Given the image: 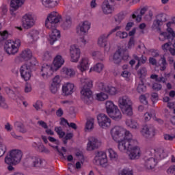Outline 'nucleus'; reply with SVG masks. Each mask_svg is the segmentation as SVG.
<instances>
[{
    "instance_id": "39448f33",
    "label": "nucleus",
    "mask_w": 175,
    "mask_h": 175,
    "mask_svg": "<svg viewBox=\"0 0 175 175\" xmlns=\"http://www.w3.org/2000/svg\"><path fill=\"white\" fill-rule=\"evenodd\" d=\"M81 83L83 86V88L81 90V98L84 103L90 105V103H92V100H94L92 91H91L90 89L93 87L92 80L90 78L83 77L81 79Z\"/></svg>"
},
{
    "instance_id": "a878e982",
    "label": "nucleus",
    "mask_w": 175,
    "mask_h": 175,
    "mask_svg": "<svg viewBox=\"0 0 175 175\" xmlns=\"http://www.w3.org/2000/svg\"><path fill=\"white\" fill-rule=\"evenodd\" d=\"M88 142L87 144L86 150L88 151H94L96 148H99L100 146V142L96 138V137L91 136L88 137Z\"/></svg>"
},
{
    "instance_id": "603ef678",
    "label": "nucleus",
    "mask_w": 175,
    "mask_h": 175,
    "mask_svg": "<svg viewBox=\"0 0 175 175\" xmlns=\"http://www.w3.org/2000/svg\"><path fill=\"white\" fill-rule=\"evenodd\" d=\"M150 78L152 80H155V81H157L158 83H166V79L165 77H159L158 75L154 74L150 76Z\"/></svg>"
},
{
    "instance_id": "5701e85b",
    "label": "nucleus",
    "mask_w": 175,
    "mask_h": 175,
    "mask_svg": "<svg viewBox=\"0 0 175 175\" xmlns=\"http://www.w3.org/2000/svg\"><path fill=\"white\" fill-rule=\"evenodd\" d=\"M69 51L71 62H79V59H80L81 55L80 48L76 44H74L70 46Z\"/></svg>"
},
{
    "instance_id": "ddd939ff",
    "label": "nucleus",
    "mask_w": 175,
    "mask_h": 175,
    "mask_svg": "<svg viewBox=\"0 0 175 175\" xmlns=\"http://www.w3.org/2000/svg\"><path fill=\"white\" fill-rule=\"evenodd\" d=\"M147 73V70L146 68H142L137 72L138 79H136V90L139 94H142V92H146L147 90V87L144 84V77H146V75Z\"/></svg>"
},
{
    "instance_id": "79ce46f5",
    "label": "nucleus",
    "mask_w": 175,
    "mask_h": 175,
    "mask_svg": "<svg viewBox=\"0 0 175 175\" xmlns=\"http://www.w3.org/2000/svg\"><path fill=\"white\" fill-rule=\"evenodd\" d=\"M159 39L161 40V42H165L166 39H174L173 36H172V34L170 33H167L166 31H159Z\"/></svg>"
},
{
    "instance_id": "a211bd4d",
    "label": "nucleus",
    "mask_w": 175,
    "mask_h": 175,
    "mask_svg": "<svg viewBox=\"0 0 175 175\" xmlns=\"http://www.w3.org/2000/svg\"><path fill=\"white\" fill-rule=\"evenodd\" d=\"M91 29V22L88 21H83L79 23L76 27V33L79 36H83V35H87L88 31Z\"/></svg>"
},
{
    "instance_id": "69168bd1",
    "label": "nucleus",
    "mask_w": 175,
    "mask_h": 175,
    "mask_svg": "<svg viewBox=\"0 0 175 175\" xmlns=\"http://www.w3.org/2000/svg\"><path fill=\"white\" fill-rule=\"evenodd\" d=\"M149 54L152 57H158V55H159V53L158 52L157 50H155V49H150L149 51Z\"/></svg>"
},
{
    "instance_id": "72a5a7b5",
    "label": "nucleus",
    "mask_w": 175,
    "mask_h": 175,
    "mask_svg": "<svg viewBox=\"0 0 175 175\" xmlns=\"http://www.w3.org/2000/svg\"><path fill=\"white\" fill-rule=\"evenodd\" d=\"M40 2L44 8H51L57 6L58 3H59V0H40Z\"/></svg>"
},
{
    "instance_id": "052dcab7",
    "label": "nucleus",
    "mask_w": 175,
    "mask_h": 175,
    "mask_svg": "<svg viewBox=\"0 0 175 175\" xmlns=\"http://www.w3.org/2000/svg\"><path fill=\"white\" fill-rule=\"evenodd\" d=\"M135 38L131 37L129 40L127 47L128 49H132L135 47Z\"/></svg>"
},
{
    "instance_id": "6e6d98bb",
    "label": "nucleus",
    "mask_w": 175,
    "mask_h": 175,
    "mask_svg": "<svg viewBox=\"0 0 175 175\" xmlns=\"http://www.w3.org/2000/svg\"><path fill=\"white\" fill-rule=\"evenodd\" d=\"M155 116V111H152L151 113L146 112L144 116V120L147 122V121H150L151 120V117Z\"/></svg>"
},
{
    "instance_id": "7ed1b4c3",
    "label": "nucleus",
    "mask_w": 175,
    "mask_h": 175,
    "mask_svg": "<svg viewBox=\"0 0 175 175\" xmlns=\"http://www.w3.org/2000/svg\"><path fill=\"white\" fill-rule=\"evenodd\" d=\"M65 64L64 57L60 55H57L54 57L53 65L49 64H44L40 71V76L44 80H47L49 77H51L62 65Z\"/></svg>"
},
{
    "instance_id": "c03bdc74",
    "label": "nucleus",
    "mask_w": 175,
    "mask_h": 175,
    "mask_svg": "<svg viewBox=\"0 0 175 175\" xmlns=\"http://www.w3.org/2000/svg\"><path fill=\"white\" fill-rule=\"evenodd\" d=\"M96 100H99L100 102H103L107 99H109V94L105 93L103 91L100 92V93H97L96 94Z\"/></svg>"
},
{
    "instance_id": "473e14b6",
    "label": "nucleus",
    "mask_w": 175,
    "mask_h": 175,
    "mask_svg": "<svg viewBox=\"0 0 175 175\" xmlns=\"http://www.w3.org/2000/svg\"><path fill=\"white\" fill-rule=\"evenodd\" d=\"M62 75L64 76L66 79H72L76 75V71L72 68L64 67L62 69Z\"/></svg>"
},
{
    "instance_id": "4c0bfd02",
    "label": "nucleus",
    "mask_w": 175,
    "mask_h": 175,
    "mask_svg": "<svg viewBox=\"0 0 175 175\" xmlns=\"http://www.w3.org/2000/svg\"><path fill=\"white\" fill-rule=\"evenodd\" d=\"M175 24V16L172 18V21L167 23L166 26L167 29L166 31L167 33H170L172 38H175V31L173 30V26Z\"/></svg>"
},
{
    "instance_id": "49530a36",
    "label": "nucleus",
    "mask_w": 175,
    "mask_h": 175,
    "mask_svg": "<svg viewBox=\"0 0 175 175\" xmlns=\"http://www.w3.org/2000/svg\"><path fill=\"white\" fill-rule=\"evenodd\" d=\"M134 59L135 61H137V64L135 66V69H138L141 64H146L147 57L142 56L141 58H139V57L134 55Z\"/></svg>"
},
{
    "instance_id": "0e129e2a",
    "label": "nucleus",
    "mask_w": 175,
    "mask_h": 175,
    "mask_svg": "<svg viewBox=\"0 0 175 175\" xmlns=\"http://www.w3.org/2000/svg\"><path fill=\"white\" fill-rule=\"evenodd\" d=\"M139 100L141 103H143V105H147L148 103V101H147V98H146V96L144 94L139 96Z\"/></svg>"
},
{
    "instance_id": "9d476101",
    "label": "nucleus",
    "mask_w": 175,
    "mask_h": 175,
    "mask_svg": "<svg viewBox=\"0 0 175 175\" xmlns=\"http://www.w3.org/2000/svg\"><path fill=\"white\" fill-rule=\"evenodd\" d=\"M22 27L24 29H31L36 24V16L32 12H26L22 16Z\"/></svg>"
},
{
    "instance_id": "37998d69",
    "label": "nucleus",
    "mask_w": 175,
    "mask_h": 175,
    "mask_svg": "<svg viewBox=\"0 0 175 175\" xmlns=\"http://www.w3.org/2000/svg\"><path fill=\"white\" fill-rule=\"evenodd\" d=\"M62 27L64 30L69 29L72 27V18L70 16H66Z\"/></svg>"
},
{
    "instance_id": "2f4dec72",
    "label": "nucleus",
    "mask_w": 175,
    "mask_h": 175,
    "mask_svg": "<svg viewBox=\"0 0 175 175\" xmlns=\"http://www.w3.org/2000/svg\"><path fill=\"white\" fill-rule=\"evenodd\" d=\"M165 17V14L163 13H161L159 14L157 16V20L154 21L153 24L152 25V29H153L154 31H161V26L162 25V24H163V21H162V18Z\"/></svg>"
},
{
    "instance_id": "cd10ccee",
    "label": "nucleus",
    "mask_w": 175,
    "mask_h": 175,
    "mask_svg": "<svg viewBox=\"0 0 175 175\" xmlns=\"http://www.w3.org/2000/svg\"><path fill=\"white\" fill-rule=\"evenodd\" d=\"M147 10H148V6L143 7L140 10H137L132 16H130V21L135 20L137 23H140V21H142V16H144V14H146Z\"/></svg>"
},
{
    "instance_id": "412c9836",
    "label": "nucleus",
    "mask_w": 175,
    "mask_h": 175,
    "mask_svg": "<svg viewBox=\"0 0 175 175\" xmlns=\"http://www.w3.org/2000/svg\"><path fill=\"white\" fill-rule=\"evenodd\" d=\"M97 87L98 90H100V91H103L104 92H107V94L111 96H114V95H117V94H118V89H117V88L110 85L104 84L103 82H99L97 83Z\"/></svg>"
},
{
    "instance_id": "3c124183",
    "label": "nucleus",
    "mask_w": 175,
    "mask_h": 175,
    "mask_svg": "<svg viewBox=\"0 0 175 175\" xmlns=\"http://www.w3.org/2000/svg\"><path fill=\"white\" fill-rule=\"evenodd\" d=\"M118 175H133V170L126 167L120 170Z\"/></svg>"
},
{
    "instance_id": "bf43d9fd",
    "label": "nucleus",
    "mask_w": 175,
    "mask_h": 175,
    "mask_svg": "<svg viewBox=\"0 0 175 175\" xmlns=\"http://www.w3.org/2000/svg\"><path fill=\"white\" fill-rule=\"evenodd\" d=\"M32 91V85L29 83H26L25 85V94H29Z\"/></svg>"
},
{
    "instance_id": "4468645a",
    "label": "nucleus",
    "mask_w": 175,
    "mask_h": 175,
    "mask_svg": "<svg viewBox=\"0 0 175 175\" xmlns=\"http://www.w3.org/2000/svg\"><path fill=\"white\" fill-rule=\"evenodd\" d=\"M118 29H121L120 26L116 27L114 29L110 31L109 33L100 36L97 40L98 46L105 49V51H109V50H110V45H109V42H107V38H109L111 33L116 32V31H118Z\"/></svg>"
},
{
    "instance_id": "393cba45",
    "label": "nucleus",
    "mask_w": 175,
    "mask_h": 175,
    "mask_svg": "<svg viewBox=\"0 0 175 175\" xmlns=\"http://www.w3.org/2000/svg\"><path fill=\"white\" fill-rule=\"evenodd\" d=\"M101 11L105 16H109V14H113L114 13V5L110 0H105L100 5Z\"/></svg>"
},
{
    "instance_id": "9b49d317",
    "label": "nucleus",
    "mask_w": 175,
    "mask_h": 175,
    "mask_svg": "<svg viewBox=\"0 0 175 175\" xmlns=\"http://www.w3.org/2000/svg\"><path fill=\"white\" fill-rule=\"evenodd\" d=\"M93 163L97 165V166L105 167V169L110 166L109 159H107V154H106L105 151H98L94 154Z\"/></svg>"
},
{
    "instance_id": "7c9ffc66",
    "label": "nucleus",
    "mask_w": 175,
    "mask_h": 175,
    "mask_svg": "<svg viewBox=\"0 0 175 175\" xmlns=\"http://www.w3.org/2000/svg\"><path fill=\"white\" fill-rule=\"evenodd\" d=\"M62 91L64 96H69L75 92V84L70 82H66L63 84Z\"/></svg>"
},
{
    "instance_id": "338daca9",
    "label": "nucleus",
    "mask_w": 175,
    "mask_h": 175,
    "mask_svg": "<svg viewBox=\"0 0 175 175\" xmlns=\"http://www.w3.org/2000/svg\"><path fill=\"white\" fill-rule=\"evenodd\" d=\"M151 100L153 103H157L158 102V94L157 93H153L151 95Z\"/></svg>"
},
{
    "instance_id": "774afa93",
    "label": "nucleus",
    "mask_w": 175,
    "mask_h": 175,
    "mask_svg": "<svg viewBox=\"0 0 175 175\" xmlns=\"http://www.w3.org/2000/svg\"><path fill=\"white\" fill-rule=\"evenodd\" d=\"M133 25H134V23L132 21L127 23V24L125 27L126 31H131V29H132V27H133Z\"/></svg>"
},
{
    "instance_id": "ea45409f",
    "label": "nucleus",
    "mask_w": 175,
    "mask_h": 175,
    "mask_svg": "<svg viewBox=\"0 0 175 175\" xmlns=\"http://www.w3.org/2000/svg\"><path fill=\"white\" fill-rule=\"evenodd\" d=\"M108 157L111 161H117L118 159V154L113 148L107 149Z\"/></svg>"
},
{
    "instance_id": "f03ea898",
    "label": "nucleus",
    "mask_w": 175,
    "mask_h": 175,
    "mask_svg": "<svg viewBox=\"0 0 175 175\" xmlns=\"http://www.w3.org/2000/svg\"><path fill=\"white\" fill-rule=\"evenodd\" d=\"M61 20H62V16L55 11L48 14L45 19V27L52 31L48 37V42L51 45L54 44L61 38V31L55 28Z\"/></svg>"
},
{
    "instance_id": "58836bf2",
    "label": "nucleus",
    "mask_w": 175,
    "mask_h": 175,
    "mask_svg": "<svg viewBox=\"0 0 175 175\" xmlns=\"http://www.w3.org/2000/svg\"><path fill=\"white\" fill-rule=\"evenodd\" d=\"M95 124V119L94 118H90L87 120L85 126V132H91L94 129V124Z\"/></svg>"
},
{
    "instance_id": "20e7f679",
    "label": "nucleus",
    "mask_w": 175,
    "mask_h": 175,
    "mask_svg": "<svg viewBox=\"0 0 175 175\" xmlns=\"http://www.w3.org/2000/svg\"><path fill=\"white\" fill-rule=\"evenodd\" d=\"M149 157L145 160L144 167L146 170H154L155 166L158 164V161L165 158V152L161 148L151 149L148 151Z\"/></svg>"
},
{
    "instance_id": "c756f323",
    "label": "nucleus",
    "mask_w": 175,
    "mask_h": 175,
    "mask_svg": "<svg viewBox=\"0 0 175 175\" xmlns=\"http://www.w3.org/2000/svg\"><path fill=\"white\" fill-rule=\"evenodd\" d=\"M149 63L151 64V65H153L154 66H160L161 70H165V69H166V66L167 65V63L166 62V58H165V56L161 57V59L159 61V63L157 62V59L155 58L150 57Z\"/></svg>"
},
{
    "instance_id": "a18cd8bd",
    "label": "nucleus",
    "mask_w": 175,
    "mask_h": 175,
    "mask_svg": "<svg viewBox=\"0 0 175 175\" xmlns=\"http://www.w3.org/2000/svg\"><path fill=\"white\" fill-rule=\"evenodd\" d=\"M7 150L8 148L6 147V144L3 143V140H2L0 135V158L5 155Z\"/></svg>"
},
{
    "instance_id": "e433bc0d",
    "label": "nucleus",
    "mask_w": 175,
    "mask_h": 175,
    "mask_svg": "<svg viewBox=\"0 0 175 175\" xmlns=\"http://www.w3.org/2000/svg\"><path fill=\"white\" fill-rule=\"evenodd\" d=\"M125 124L131 129H137L139 128V123L135 120L132 118H127L125 120Z\"/></svg>"
},
{
    "instance_id": "13d9d810",
    "label": "nucleus",
    "mask_w": 175,
    "mask_h": 175,
    "mask_svg": "<svg viewBox=\"0 0 175 175\" xmlns=\"http://www.w3.org/2000/svg\"><path fill=\"white\" fill-rule=\"evenodd\" d=\"M55 131L59 135V137L62 138L65 136V132L62 131V129H61V127H55Z\"/></svg>"
},
{
    "instance_id": "5fc2aeb1",
    "label": "nucleus",
    "mask_w": 175,
    "mask_h": 175,
    "mask_svg": "<svg viewBox=\"0 0 175 175\" xmlns=\"http://www.w3.org/2000/svg\"><path fill=\"white\" fill-rule=\"evenodd\" d=\"M0 107L1 109H8V103H6V100L1 94H0Z\"/></svg>"
},
{
    "instance_id": "e2e57ef3",
    "label": "nucleus",
    "mask_w": 175,
    "mask_h": 175,
    "mask_svg": "<svg viewBox=\"0 0 175 175\" xmlns=\"http://www.w3.org/2000/svg\"><path fill=\"white\" fill-rule=\"evenodd\" d=\"M152 88L154 90V91H159L162 90V85L158 83H154L152 85Z\"/></svg>"
},
{
    "instance_id": "dca6fc26",
    "label": "nucleus",
    "mask_w": 175,
    "mask_h": 175,
    "mask_svg": "<svg viewBox=\"0 0 175 175\" xmlns=\"http://www.w3.org/2000/svg\"><path fill=\"white\" fill-rule=\"evenodd\" d=\"M33 66L28 63H25L21 66L19 73L22 80H24V81H29L31 80V77H32L31 68Z\"/></svg>"
},
{
    "instance_id": "f257e3e1",
    "label": "nucleus",
    "mask_w": 175,
    "mask_h": 175,
    "mask_svg": "<svg viewBox=\"0 0 175 175\" xmlns=\"http://www.w3.org/2000/svg\"><path fill=\"white\" fill-rule=\"evenodd\" d=\"M110 135L114 142H118V148L120 152H130V159H139L142 157V150L137 146V141L133 139V135L131 131L124 126H114L110 129Z\"/></svg>"
},
{
    "instance_id": "0eeeda50",
    "label": "nucleus",
    "mask_w": 175,
    "mask_h": 175,
    "mask_svg": "<svg viewBox=\"0 0 175 175\" xmlns=\"http://www.w3.org/2000/svg\"><path fill=\"white\" fill-rule=\"evenodd\" d=\"M105 110L107 114L113 121H120L122 118V113L120 109H118V106L111 100H107L105 102Z\"/></svg>"
},
{
    "instance_id": "aec40b11",
    "label": "nucleus",
    "mask_w": 175,
    "mask_h": 175,
    "mask_svg": "<svg viewBox=\"0 0 175 175\" xmlns=\"http://www.w3.org/2000/svg\"><path fill=\"white\" fill-rule=\"evenodd\" d=\"M97 122L102 129H109L111 126V119L105 113H100L97 116Z\"/></svg>"
},
{
    "instance_id": "423d86ee",
    "label": "nucleus",
    "mask_w": 175,
    "mask_h": 175,
    "mask_svg": "<svg viewBox=\"0 0 175 175\" xmlns=\"http://www.w3.org/2000/svg\"><path fill=\"white\" fill-rule=\"evenodd\" d=\"M21 47V40L18 38L10 39L5 42L3 44L4 53L8 55H16L20 51Z\"/></svg>"
},
{
    "instance_id": "c9c22d12",
    "label": "nucleus",
    "mask_w": 175,
    "mask_h": 175,
    "mask_svg": "<svg viewBox=\"0 0 175 175\" xmlns=\"http://www.w3.org/2000/svg\"><path fill=\"white\" fill-rule=\"evenodd\" d=\"M172 47L173 48H172V42H167L162 45L161 49L163 51H170L172 55H175V40L172 44Z\"/></svg>"
},
{
    "instance_id": "09e8293b",
    "label": "nucleus",
    "mask_w": 175,
    "mask_h": 175,
    "mask_svg": "<svg viewBox=\"0 0 175 175\" xmlns=\"http://www.w3.org/2000/svg\"><path fill=\"white\" fill-rule=\"evenodd\" d=\"M14 126L16 131H18V132H21V133H25L27 132V129L25 127H24V124H23L21 122H16L14 124Z\"/></svg>"
},
{
    "instance_id": "f3484780",
    "label": "nucleus",
    "mask_w": 175,
    "mask_h": 175,
    "mask_svg": "<svg viewBox=\"0 0 175 175\" xmlns=\"http://www.w3.org/2000/svg\"><path fill=\"white\" fill-rule=\"evenodd\" d=\"M75 155L77 159L78 160L75 163V167L72 163H68V169L70 172H71V173H75L76 169H81V167L83 166V165H84L85 159L84 156L83 155V152L79 150L75 153Z\"/></svg>"
},
{
    "instance_id": "6e6552de",
    "label": "nucleus",
    "mask_w": 175,
    "mask_h": 175,
    "mask_svg": "<svg viewBox=\"0 0 175 175\" xmlns=\"http://www.w3.org/2000/svg\"><path fill=\"white\" fill-rule=\"evenodd\" d=\"M118 106L126 116H133V109L132 108V100L128 96H122L118 98Z\"/></svg>"
},
{
    "instance_id": "4be33fe9",
    "label": "nucleus",
    "mask_w": 175,
    "mask_h": 175,
    "mask_svg": "<svg viewBox=\"0 0 175 175\" xmlns=\"http://www.w3.org/2000/svg\"><path fill=\"white\" fill-rule=\"evenodd\" d=\"M140 133L144 137L151 138L157 135V130L151 124H145L142 126Z\"/></svg>"
},
{
    "instance_id": "bb28decb",
    "label": "nucleus",
    "mask_w": 175,
    "mask_h": 175,
    "mask_svg": "<svg viewBox=\"0 0 175 175\" xmlns=\"http://www.w3.org/2000/svg\"><path fill=\"white\" fill-rule=\"evenodd\" d=\"M90 66L91 62L90 61V58H88V57H83L79 60L77 68L79 71H81L83 73L86 70H88V69H90Z\"/></svg>"
},
{
    "instance_id": "2eb2a0df",
    "label": "nucleus",
    "mask_w": 175,
    "mask_h": 175,
    "mask_svg": "<svg viewBox=\"0 0 175 175\" xmlns=\"http://www.w3.org/2000/svg\"><path fill=\"white\" fill-rule=\"evenodd\" d=\"M129 58V55L126 53V49L119 48L116 53L109 57V61L113 64H120L122 59L126 61Z\"/></svg>"
},
{
    "instance_id": "b1692460",
    "label": "nucleus",
    "mask_w": 175,
    "mask_h": 175,
    "mask_svg": "<svg viewBox=\"0 0 175 175\" xmlns=\"http://www.w3.org/2000/svg\"><path fill=\"white\" fill-rule=\"evenodd\" d=\"M25 3V0H10V12L11 16L16 17L17 10Z\"/></svg>"
},
{
    "instance_id": "c85d7f7f",
    "label": "nucleus",
    "mask_w": 175,
    "mask_h": 175,
    "mask_svg": "<svg viewBox=\"0 0 175 175\" xmlns=\"http://www.w3.org/2000/svg\"><path fill=\"white\" fill-rule=\"evenodd\" d=\"M30 162H31V165L33 167L44 168L47 166V162L45 161L44 159L38 157H31L30 159Z\"/></svg>"
},
{
    "instance_id": "8fccbe9b",
    "label": "nucleus",
    "mask_w": 175,
    "mask_h": 175,
    "mask_svg": "<svg viewBox=\"0 0 175 175\" xmlns=\"http://www.w3.org/2000/svg\"><path fill=\"white\" fill-rule=\"evenodd\" d=\"M122 77H124L126 80V81H132L133 80V78L131 77V72H129L128 70H124L121 74Z\"/></svg>"
},
{
    "instance_id": "680f3d73",
    "label": "nucleus",
    "mask_w": 175,
    "mask_h": 175,
    "mask_svg": "<svg viewBox=\"0 0 175 175\" xmlns=\"http://www.w3.org/2000/svg\"><path fill=\"white\" fill-rule=\"evenodd\" d=\"M33 107H35L36 110H40V109L43 107V103L42 101L38 100L35 104H33Z\"/></svg>"
},
{
    "instance_id": "4d7b16f0",
    "label": "nucleus",
    "mask_w": 175,
    "mask_h": 175,
    "mask_svg": "<svg viewBox=\"0 0 175 175\" xmlns=\"http://www.w3.org/2000/svg\"><path fill=\"white\" fill-rule=\"evenodd\" d=\"M116 36L120 39H125V38H128V33L126 31H118L116 33Z\"/></svg>"
},
{
    "instance_id": "1a4fd4ad",
    "label": "nucleus",
    "mask_w": 175,
    "mask_h": 175,
    "mask_svg": "<svg viewBox=\"0 0 175 175\" xmlns=\"http://www.w3.org/2000/svg\"><path fill=\"white\" fill-rule=\"evenodd\" d=\"M23 158V152L18 149L11 150L5 158V162L7 165H17L21 162Z\"/></svg>"
},
{
    "instance_id": "864d4df0",
    "label": "nucleus",
    "mask_w": 175,
    "mask_h": 175,
    "mask_svg": "<svg viewBox=\"0 0 175 175\" xmlns=\"http://www.w3.org/2000/svg\"><path fill=\"white\" fill-rule=\"evenodd\" d=\"M79 46H85L87 43H88V40L85 38V36L83 35L77 42Z\"/></svg>"
},
{
    "instance_id": "a19ab883",
    "label": "nucleus",
    "mask_w": 175,
    "mask_h": 175,
    "mask_svg": "<svg viewBox=\"0 0 175 175\" xmlns=\"http://www.w3.org/2000/svg\"><path fill=\"white\" fill-rule=\"evenodd\" d=\"M104 68L105 65H103L102 63H96L90 68L89 72L90 73H91V72H96V73H101Z\"/></svg>"
},
{
    "instance_id": "6ab92c4d",
    "label": "nucleus",
    "mask_w": 175,
    "mask_h": 175,
    "mask_svg": "<svg viewBox=\"0 0 175 175\" xmlns=\"http://www.w3.org/2000/svg\"><path fill=\"white\" fill-rule=\"evenodd\" d=\"M62 81V79L59 75H56L51 79L49 85V89L51 94H58L61 88Z\"/></svg>"
},
{
    "instance_id": "f704fd0d",
    "label": "nucleus",
    "mask_w": 175,
    "mask_h": 175,
    "mask_svg": "<svg viewBox=\"0 0 175 175\" xmlns=\"http://www.w3.org/2000/svg\"><path fill=\"white\" fill-rule=\"evenodd\" d=\"M27 38L30 43L36 42L39 39V31L37 29H32L27 34Z\"/></svg>"
},
{
    "instance_id": "de8ad7c7",
    "label": "nucleus",
    "mask_w": 175,
    "mask_h": 175,
    "mask_svg": "<svg viewBox=\"0 0 175 175\" xmlns=\"http://www.w3.org/2000/svg\"><path fill=\"white\" fill-rule=\"evenodd\" d=\"M48 139L49 140V142H51V143H53V144H55V146H52V145H50V146L53 147V148L56 150V151L59 152V149H58V146L59 145V141L53 137H49Z\"/></svg>"
},
{
    "instance_id": "f8f14e48",
    "label": "nucleus",
    "mask_w": 175,
    "mask_h": 175,
    "mask_svg": "<svg viewBox=\"0 0 175 175\" xmlns=\"http://www.w3.org/2000/svg\"><path fill=\"white\" fill-rule=\"evenodd\" d=\"M16 62H23V61H29L26 64L29 65L35 66L38 63L36 58L32 57V51L29 49H25L16 58Z\"/></svg>"
}]
</instances>
